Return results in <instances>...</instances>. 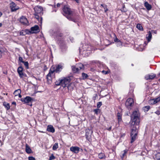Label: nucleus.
<instances>
[{"label":"nucleus","instance_id":"obj_39","mask_svg":"<svg viewBox=\"0 0 160 160\" xmlns=\"http://www.w3.org/2000/svg\"><path fill=\"white\" fill-rule=\"evenodd\" d=\"M102 105V102H98L97 104V107L98 108H99Z\"/></svg>","mask_w":160,"mask_h":160},{"label":"nucleus","instance_id":"obj_7","mask_svg":"<svg viewBox=\"0 0 160 160\" xmlns=\"http://www.w3.org/2000/svg\"><path fill=\"white\" fill-rule=\"evenodd\" d=\"M21 101L24 103H28L32 102L33 99L30 97L27 96L25 98H21Z\"/></svg>","mask_w":160,"mask_h":160},{"label":"nucleus","instance_id":"obj_56","mask_svg":"<svg viewBox=\"0 0 160 160\" xmlns=\"http://www.w3.org/2000/svg\"><path fill=\"white\" fill-rule=\"evenodd\" d=\"M28 105H29L31 106H32V103L30 105V104H28Z\"/></svg>","mask_w":160,"mask_h":160},{"label":"nucleus","instance_id":"obj_1","mask_svg":"<svg viewBox=\"0 0 160 160\" xmlns=\"http://www.w3.org/2000/svg\"><path fill=\"white\" fill-rule=\"evenodd\" d=\"M131 130L130 133L131 140L132 143L136 139L138 134V129L140 122V116L138 112L136 111L133 112L131 116Z\"/></svg>","mask_w":160,"mask_h":160},{"label":"nucleus","instance_id":"obj_59","mask_svg":"<svg viewBox=\"0 0 160 160\" xmlns=\"http://www.w3.org/2000/svg\"><path fill=\"white\" fill-rule=\"evenodd\" d=\"M54 11H55V12H56V10H54Z\"/></svg>","mask_w":160,"mask_h":160},{"label":"nucleus","instance_id":"obj_42","mask_svg":"<svg viewBox=\"0 0 160 160\" xmlns=\"http://www.w3.org/2000/svg\"><path fill=\"white\" fill-rule=\"evenodd\" d=\"M99 111V109H95L93 110L94 112L96 114H98V112Z\"/></svg>","mask_w":160,"mask_h":160},{"label":"nucleus","instance_id":"obj_31","mask_svg":"<svg viewBox=\"0 0 160 160\" xmlns=\"http://www.w3.org/2000/svg\"><path fill=\"white\" fill-rule=\"evenodd\" d=\"M101 6L104 8V12H106L108 10L107 8V5H106L101 4Z\"/></svg>","mask_w":160,"mask_h":160},{"label":"nucleus","instance_id":"obj_30","mask_svg":"<svg viewBox=\"0 0 160 160\" xmlns=\"http://www.w3.org/2000/svg\"><path fill=\"white\" fill-rule=\"evenodd\" d=\"M58 148V143H55L53 145L52 147V149L53 150H56Z\"/></svg>","mask_w":160,"mask_h":160},{"label":"nucleus","instance_id":"obj_20","mask_svg":"<svg viewBox=\"0 0 160 160\" xmlns=\"http://www.w3.org/2000/svg\"><path fill=\"white\" fill-rule=\"evenodd\" d=\"M144 6L148 10H149L152 8L151 5L147 2H146L144 3Z\"/></svg>","mask_w":160,"mask_h":160},{"label":"nucleus","instance_id":"obj_8","mask_svg":"<svg viewBox=\"0 0 160 160\" xmlns=\"http://www.w3.org/2000/svg\"><path fill=\"white\" fill-rule=\"evenodd\" d=\"M133 100L132 98H128L125 103L126 107L129 109V107L132 106L133 105Z\"/></svg>","mask_w":160,"mask_h":160},{"label":"nucleus","instance_id":"obj_22","mask_svg":"<svg viewBox=\"0 0 160 160\" xmlns=\"http://www.w3.org/2000/svg\"><path fill=\"white\" fill-rule=\"evenodd\" d=\"M152 35L151 32L150 31H149L148 32V34L146 35V38L147 39V40L148 42H150L151 40V39L152 38Z\"/></svg>","mask_w":160,"mask_h":160},{"label":"nucleus","instance_id":"obj_17","mask_svg":"<svg viewBox=\"0 0 160 160\" xmlns=\"http://www.w3.org/2000/svg\"><path fill=\"white\" fill-rule=\"evenodd\" d=\"M92 47L90 45L85 44L83 48L84 51H90L92 50Z\"/></svg>","mask_w":160,"mask_h":160},{"label":"nucleus","instance_id":"obj_32","mask_svg":"<svg viewBox=\"0 0 160 160\" xmlns=\"http://www.w3.org/2000/svg\"><path fill=\"white\" fill-rule=\"evenodd\" d=\"M88 77V75L87 74L83 72L82 73V77L83 79H86Z\"/></svg>","mask_w":160,"mask_h":160},{"label":"nucleus","instance_id":"obj_54","mask_svg":"<svg viewBox=\"0 0 160 160\" xmlns=\"http://www.w3.org/2000/svg\"><path fill=\"white\" fill-rule=\"evenodd\" d=\"M2 23H0V27H2Z\"/></svg>","mask_w":160,"mask_h":160},{"label":"nucleus","instance_id":"obj_26","mask_svg":"<svg viewBox=\"0 0 160 160\" xmlns=\"http://www.w3.org/2000/svg\"><path fill=\"white\" fill-rule=\"evenodd\" d=\"M21 93V90L20 89H18L16 90L13 93V94L15 96H17L18 94Z\"/></svg>","mask_w":160,"mask_h":160},{"label":"nucleus","instance_id":"obj_11","mask_svg":"<svg viewBox=\"0 0 160 160\" xmlns=\"http://www.w3.org/2000/svg\"><path fill=\"white\" fill-rule=\"evenodd\" d=\"M34 10L35 13L37 14H41L42 13V8L41 6H37L35 7L34 8Z\"/></svg>","mask_w":160,"mask_h":160},{"label":"nucleus","instance_id":"obj_29","mask_svg":"<svg viewBox=\"0 0 160 160\" xmlns=\"http://www.w3.org/2000/svg\"><path fill=\"white\" fill-rule=\"evenodd\" d=\"M137 28L141 31H143V28L142 25L140 24H138L136 26Z\"/></svg>","mask_w":160,"mask_h":160},{"label":"nucleus","instance_id":"obj_16","mask_svg":"<svg viewBox=\"0 0 160 160\" xmlns=\"http://www.w3.org/2000/svg\"><path fill=\"white\" fill-rule=\"evenodd\" d=\"M47 130L48 132H51L52 133L54 132L55 131V129L53 126L51 125H48V126Z\"/></svg>","mask_w":160,"mask_h":160},{"label":"nucleus","instance_id":"obj_55","mask_svg":"<svg viewBox=\"0 0 160 160\" xmlns=\"http://www.w3.org/2000/svg\"><path fill=\"white\" fill-rule=\"evenodd\" d=\"M2 13L1 12H0V17L2 16Z\"/></svg>","mask_w":160,"mask_h":160},{"label":"nucleus","instance_id":"obj_12","mask_svg":"<svg viewBox=\"0 0 160 160\" xmlns=\"http://www.w3.org/2000/svg\"><path fill=\"white\" fill-rule=\"evenodd\" d=\"M70 150L75 153H78L79 151L80 148L78 147H70Z\"/></svg>","mask_w":160,"mask_h":160},{"label":"nucleus","instance_id":"obj_38","mask_svg":"<svg viewBox=\"0 0 160 160\" xmlns=\"http://www.w3.org/2000/svg\"><path fill=\"white\" fill-rule=\"evenodd\" d=\"M55 158V157L53 154H52L51 156L49 157V160H52L54 159Z\"/></svg>","mask_w":160,"mask_h":160},{"label":"nucleus","instance_id":"obj_23","mask_svg":"<svg viewBox=\"0 0 160 160\" xmlns=\"http://www.w3.org/2000/svg\"><path fill=\"white\" fill-rule=\"evenodd\" d=\"M26 152L28 153H30L31 152V149L27 144L26 145Z\"/></svg>","mask_w":160,"mask_h":160},{"label":"nucleus","instance_id":"obj_49","mask_svg":"<svg viewBox=\"0 0 160 160\" xmlns=\"http://www.w3.org/2000/svg\"><path fill=\"white\" fill-rule=\"evenodd\" d=\"M102 72L106 74H107V72L106 71H104V70H103L102 71Z\"/></svg>","mask_w":160,"mask_h":160},{"label":"nucleus","instance_id":"obj_9","mask_svg":"<svg viewBox=\"0 0 160 160\" xmlns=\"http://www.w3.org/2000/svg\"><path fill=\"white\" fill-rule=\"evenodd\" d=\"M93 131L89 129H87L86 130V138L88 141L91 140V134Z\"/></svg>","mask_w":160,"mask_h":160},{"label":"nucleus","instance_id":"obj_41","mask_svg":"<svg viewBox=\"0 0 160 160\" xmlns=\"http://www.w3.org/2000/svg\"><path fill=\"white\" fill-rule=\"evenodd\" d=\"M154 100L155 101V102L156 103L160 101V96L154 99Z\"/></svg>","mask_w":160,"mask_h":160},{"label":"nucleus","instance_id":"obj_45","mask_svg":"<svg viewBox=\"0 0 160 160\" xmlns=\"http://www.w3.org/2000/svg\"><path fill=\"white\" fill-rule=\"evenodd\" d=\"M29 160H36L35 158L33 157H28Z\"/></svg>","mask_w":160,"mask_h":160},{"label":"nucleus","instance_id":"obj_33","mask_svg":"<svg viewBox=\"0 0 160 160\" xmlns=\"http://www.w3.org/2000/svg\"><path fill=\"white\" fill-rule=\"evenodd\" d=\"M155 158L157 160H160V153L158 152L155 155Z\"/></svg>","mask_w":160,"mask_h":160},{"label":"nucleus","instance_id":"obj_63","mask_svg":"<svg viewBox=\"0 0 160 160\" xmlns=\"http://www.w3.org/2000/svg\"><path fill=\"white\" fill-rule=\"evenodd\" d=\"M1 142V140H0V142Z\"/></svg>","mask_w":160,"mask_h":160},{"label":"nucleus","instance_id":"obj_43","mask_svg":"<svg viewBox=\"0 0 160 160\" xmlns=\"http://www.w3.org/2000/svg\"><path fill=\"white\" fill-rule=\"evenodd\" d=\"M18 60L19 62L22 63L24 61L23 60L22 58L21 57H19Z\"/></svg>","mask_w":160,"mask_h":160},{"label":"nucleus","instance_id":"obj_19","mask_svg":"<svg viewBox=\"0 0 160 160\" xmlns=\"http://www.w3.org/2000/svg\"><path fill=\"white\" fill-rule=\"evenodd\" d=\"M128 150L126 149L122 151L120 153V157L122 159H123L126 154L127 153Z\"/></svg>","mask_w":160,"mask_h":160},{"label":"nucleus","instance_id":"obj_4","mask_svg":"<svg viewBox=\"0 0 160 160\" xmlns=\"http://www.w3.org/2000/svg\"><path fill=\"white\" fill-rule=\"evenodd\" d=\"M63 14L67 18L69 16L73 11L67 5H65L62 8Z\"/></svg>","mask_w":160,"mask_h":160},{"label":"nucleus","instance_id":"obj_28","mask_svg":"<svg viewBox=\"0 0 160 160\" xmlns=\"http://www.w3.org/2000/svg\"><path fill=\"white\" fill-rule=\"evenodd\" d=\"M3 105L7 110H8L10 109V107L9 104L8 103H7V102H4L3 103Z\"/></svg>","mask_w":160,"mask_h":160},{"label":"nucleus","instance_id":"obj_58","mask_svg":"<svg viewBox=\"0 0 160 160\" xmlns=\"http://www.w3.org/2000/svg\"><path fill=\"white\" fill-rule=\"evenodd\" d=\"M70 40H71V42H72V40H73V39H70Z\"/></svg>","mask_w":160,"mask_h":160},{"label":"nucleus","instance_id":"obj_2","mask_svg":"<svg viewBox=\"0 0 160 160\" xmlns=\"http://www.w3.org/2000/svg\"><path fill=\"white\" fill-rule=\"evenodd\" d=\"M70 81L71 79L70 77H63L57 80L55 84L56 86L61 85L63 88L67 87L69 89Z\"/></svg>","mask_w":160,"mask_h":160},{"label":"nucleus","instance_id":"obj_44","mask_svg":"<svg viewBox=\"0 0 160 160\" xmlns=\"http://www.w3.org/2000/svg\"><path fill=\"white\" fill-rule=\"evenodd\" d=\"M38 14H37L36 13H35L34 15H35V18L37 19H38L39 18V15H38Z\"/></svg>","mask_w":160,"mask_h":160},{"label":"nucleus","instance_id":"obj_48","mask_svg":"<svg viewBox=\"0 0 160 160\" xmlns=\"http://www.w3.org/2000/svg\"><path fill=\"white\" fill-rule=\"evenodd\" d=\"M2 52L0 50V58L2 57Z\"/></svg>","mask_w":160,"mask_h":160},{"label":"nucleus","instance_id":"obj_24","mask_svg":"<svg viewBox=\"0 0 160 160\" xmlns=\"http://www.w3.org/2000/svg\"><path fill=\"white\" fill-rule=\"evenodd\" d=\"M118 119V123H119L122 121L121 115L119 112L117 113Z\"/></svg>","mask_w":160,"mask_h":160},{"label":"nucleus","instance_id":"obj_3","mask_svg":"<svg viewBox=\"0 0 160 160\" xmlns=\"http://www.w3.org/2000/svg\"><path fill=\"white\" fill-rule=\"evenodd\" d=\"M80 16L78 13L73 11L70 15L68 17L67 19L75 22H78L80 19Z\"/></svg>","mask_w":160,"mask_h":160},{"label":"nucleus","instance_id":"obj_60","mask_svg":"<svg viewBox=\"0 0 160 160\" xmlns=\"http://www.w3.org/2000/svg\"><path fill=\"white\" fill-rule=\"evenodd\" d=\"M158 80L159 81H160V78Z\"/></svg>","mask_w":160,"mask_h":160},{"label":"nucleus","instance_id":"obj_53","mask_svg":"<svg viewBox=\"0 0 160 160\" xmlns=\"http://www.w3.org/2000/svg\"><path fill=\"white\" fill-rule=\"evenodd\" d=\"M18 96H19V98H21L22 97V96H21V95L20 94H18Z\"/></svg>","mask_w":160,"mask_h":160},{"label":"nucleus","instance_id":"obj_57","mask_svg":"<svg viewBox=\"0 0 160 160\" xmlns=\"http://www.w3.org/2000/svg\"><path fill=\"white\" fill-rule=\"evenodd\" d=\"M158 76H160V72L158 74Z\"/></svg>","mask_w":160,"mask_h":160},{"label":"nucleus","instance_id":"obj_62","mask_svg":"<svg viewBox=\"0 0 160 160\" xmlns=\"http://www.w3.org/2000/svg\"><path fill=\"white\" fill-rule=\"evenodd\" d=\"M132 66H133V64H132Z\"/></svg>","mask_w":160,"mask_h":160},{"label":"nucleus","instance_id":"obj_15","mask_svg":"<svg viewBox=\"0 0 160 160\" xmlns=\"http://www.w3.org/2000/svg\"><path fill=\"white\" fill-rule=\"evenodd\" d=\"M62 69V66L61 64H59L56 66V68L53 70L54 72L57 73H59L61 71Z\"/></svg>","mask_w":160,"mask_h":160},{"label":"nucleus","instance_id":"obj_61","mask_svg":"<svg viewBox=\"0 0 160 160\" xmlns=\"http://www.w3.org/2000/svg\"><path fill=\"white\" fill-rule=\"evenodd\" d=\"M16 1H19V0H16Z\"/></svg>","mask_w":160,"mask_h":160},{"label":"nucleus","instance_id":"obj_52","mask_svg":"<svg viewBox=\"0 0 160 160\" xmlns=\"http://www.w3.org/2000/svg\"><path fill=\"white\" fill-rule=\"evenodd\" d=\"M57 7H59L60 6V4L59 3H58L57 5Z\"/></svg>","mask_w":160,"mask_h":160},{"label":"nucleus","instance_id":"obj_50","mask_svg":"<svg viewBox=\"0 0 160 160\" xmlns=\"http://www.w3.org/2000/svg\"><path fill=\"white\" fill-rule=\"evenodd\" d=\"M112 129V127H110L108 129H107V130L110 131Z\"/></svg>","mask_w":160,"mask_h":160},{"label":"nucleus","instance_id":"obj_36","mask_svg":"<svg viewBox=\"0 0 160 160\" xmlns=\"http://www.w3.org/2000/svg\"><path fill=\"white\" fill-rule=\"evenodd\" d=\"M114 41L115 42H118L119 43L118 44H119V45H122L121 42L117 38H115L114 39Z\"/></svg>","mask_w":160,"mask_h":160},{"label":"nucleus","instance_id":"obj_27","mask_svg":"<svg viewBox=\"0 0 160 160\" xmlns=\"http://www.w3.org/2000/svg\"><path fill=\"white\" fill-rule=\"evenodd\" d=\"M98 157V158L100 159L104 158H105V157L104 154L102 152H101L99 153Z\"/></svg>","mask_w":160,"mask_h":160},{"label":"nucleus","instance_id":"obj_35","mask_svg":"<svg viewBox=\"0 0 160 160\" xmlns=\"http://www.w3.org/2000/svg\"><path fill=\"white\" fill-rule=\"evenodd\" d=\"M150 108V106H145L143 107V109L145 112L148 111Z\"/></svg>","mask_w":160,"mask_h":160},{"label":"nucleus","instance_id":"obj_47","mask_svg":"<svg viewBox=\"0 0 160 160\" xmlns=\"http://www.w3.org/2000/svg\"><path fill=\"white\" fill-rule=\"evenodd\" d=\"M22 19H23V20H27L26 18L23 17V18H21L20 21H21V22H22Z\"/></svg>","mask_w":160,"mask_h":160},{"label":"nucleus","instance_id":"obj_14","mask_svg":"<svg viewBox=\"0 0 160 160\" xmlns=\"http://www.w3.org/2000/svg\"><path fill=\"white\" fill-rule=\"evenodd\" d=\"M39 29V27L38 25H37L32 27L30 28V30L32 31V33H37L38 32Z\"/></svg>","mask_w":160,"mask_h":160},{"label":"nucleus","instance_id":"obj_21","mask_svg":"<svg viewBox=\"0 0 160 160\" xmlns=\"http://www.w3.org/2000/svg\"><path fill=\"white\" fill-rule=\"evenodd\" d=\"M72 69L73 73H77L80 70L78 67L76 66H73L72 67Z\"/></svg>","mask_w":160,"mask_h":160},{"label":"nucleus","instance_id":"obj_5","mask_svg":"<svg viewBox=\"0 0 160 160\" xmlns=\"http://www.w3.org/2000/svg\"><path fill=\"white\" fill-rule=\"evenodd\" d=\"M49 32L51 35L56 39H58L59 37H62L63 36V34L61 33L59 30H51Z\"/></svg>","mask_w":160,"mask_h":160},{"label":"nucleus","instance_id":"obj_46","mask_svg":"<svg viewBox=\"0 0 160 160\" xmlns=\"http://www.w3.org/2000/svg\"><path fill=\"white\" fill-rule=\"evenodd\" d=\"M20 35H24L25 34H24L23 32L21 31L20 32Z\"/></svg>","mask_w":160,"mask_h":160},{"label":"nucleus","instance_id":"obj_13","mask_svg":"<svg viewBox=\"0 0 160 160\" xmlns=\"http://www.w3.org/2000/svg\"><path fill=\"white\" fill-rule=\"evenodd\" d=\"M156 76L155 74H148L145 76V78L147 80H152Z\"/></svg>","mask_w":160,"mask_h":160},{"label":"nucleus","instance_id":"obj_37","mask_svg":"<svg viewBox=\"0 0 160 160\" xmlns=\"http://www.w3.org/2000/svg\"><path fill=\"white\" fill-rule=\"evenodd\" d=\"M25 31L26 33L27 34H32V32L31 30H29L26 29L25 30Z\"/></svg>","mask_w":160,"mask_h":160},{"label":"nucleus","instance_id":"obj_18","mask_svg":"<svg viewBox=\"0 0 160 160\" xmlns=\"http://www.w3.org/2000/svg\"><path fill=\"white\" fill-rule=\"evenodd\" d=\"M54 72V71H52L51 69L50 70L47 76V79L50 80L51 79V75L53 74Z\"/></svg>","mask_w":160,"mask_h":160},{"label":"nucleus","instance_id":"obj_34","mask_svg":"<svg viewBox=\"0 0 160 160\" xmlns=\"http://www.w3.org/2000/svg\"><path fill=\"white\" fill-rule=\"evenodd\" d=\"M22 63L24 64L27 69H28L29 68L28 63V62L24 61Z\"/></svg>","mask_w":160,"mask_h":160},{"label":"nucleus","instance_id":"obj_10","mask_svg":"<svg viewBox=\"0 0 160 160\" xmlns=\"http://www.w3.org/2000/svg\"><path fill=\"white\" fill-rule=\"evenodd\" d=\"M23 68L22 66L19 67L17 69V72L19 74V76L21 78H22L26 76V74L24 73L23 72Z\"/></svg>","mask_w":160,"mask_h":160},{"label":"nucleus","instance_id":"obj_40","mask_svg":"<svg viewBox=\"0 0 160 160\" xmlns=\"http://www.w3.org/2000/svg\"><path fill=\"white\" fill-rule=\"evenodd\" d=\"M149 103L151 104H154L156 103L154 99H152L150 101Z\"/></svg>","mask_w":160,"mask_h":160},{"label":"nucleus","instance_id":"obj_25","mask_svg":"<svg viewBox=\"0 0 160 160\" xmlns=\"http://www.w3.org/2000/svg\"><path fill=\"white\" fill-rule=\"evenodd\" d=\"M76 66L78 67L79 70L83 69L84 68V65L81 63H79L77 64Z\"/></svg>","mask_w":160,"mask_h":160},{"label":"nucleus","instance_id":"obj_6","mask_svg":"<svg viewBox=\"0 0 160 160\" xmlns=\"http://www.w3.org/2000/svg\"><path fill=\"white\" fill-rule=\"evenodd\" d=\"M10 8L11 12H16L19 9V8L17 6L16 3L12 2L10 3Z\"/></svg>","mask_w":160,"mask_h":160},{"label":"nucleus","instance_id":"obj_51","mask_svg":"<svg viewBox=\"0 0 160 160\" xmlns=\"http://www.w3.org/2000/svg\"><path fill=\"white\" fill-rule=\"evenodd\" d=\"M12 104L13 105H16V102H12Z\"/></svg>","mask_w":160,"mask_h":160}]
</instances>
